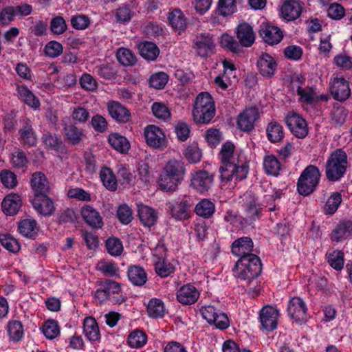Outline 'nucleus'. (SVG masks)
Segmentation results:
<instances>
[{
  "mask_svg": "<svg viewBox=\"0 0 352 352\" xmlns=\"http://www.w3.org/2000/svg\"><path fill=\"white\" fill-rule=\"evenodd\" d=\"M94 297L100 304L109 300L114 305H120L126 300L120 284L111 279H105L99 283Z\"/></svg>",
  "mask_w": 352,
  "mask_h": 352,
  "instance_id": "nucleus-3",
  "label": "nucleus"
},
{
  "mask_svg": "<svg viewBox=\"0 0 352 352\" xmlns=\"http://www.w3.org/2000/svg\"><path fill=\"white\" fill-rule=\"evenodd\" d=\"M152 112L155 118L163 121H167L170 119L171 113L169 109L160 102H154L151 107Z\"/></svg>",
  "mask_w": 352,
  "mask_h": 352,
  "instance_id": "nucleus-58",
  "label": "nucleus"
},
{
  "mask_svg": "<svg viewBox=\"0 0 352 352\" xmlns=\"http://www.w3.org/2000/svg\"><path fill=\"white\" fill-rule=\"evenodd\" d=\"M347 115L348 111L345 108L334 106L331 113V122L336 126H341L345 122Z\"/></svg>",
  "mask_w": 352,
  "mask_h": 352,
  "instance_id": "nucleus-57",
  "label": "nucleus"
},
{
  "mask_svg": "<svg viewBox=\"0 0 352 352\" xmlns=\"http://www.w3.org/2000/svg\"><path fill=\"white\" fill-rule=\"evenodd\" d=\"M108 140L111 146L120 153H126L130 148L127 139L118 133L111 134Z\"/></svg>",
  "mask_w": 352,
  "mask_h": 352,
  "instance_id": "nucleus-41",
  "label": "nucleus"
},
{
  "mask_svg": "<svg viewBox=\"0 0 352 352\" xmlns=\"http://www.w3.org/2000/svg\"><path fill=\"white\" fill-rule=\"evenodd\" d=\"M18 230L23 236L30 238L37 234L38 228L35 220L32 219H25L19 222Z\"/></svg>",
  "mask_w": 352,
  "mask_h": 352,
  "instance_id": "nucleus-36",
  "label": "nucleus"
},
{
  "mask_svg": "<svg viewBox=\"0 0 352 352\" xmlns=\"http://www.w3.org/2000/svg\"><path fill=\"white\" fill-rule=\"evenodd\" d=\"M154 267L155 273L162 278L168 277L175 270L174 264L166 258L156 260Z\"/></svg>",
  "mask_w": 352,
  "mask_h": 352,
  "instance_id": "nucleus-40",
  "label": "nucleus"
},
{
  "mask_svg": "<svg viewBox=\"0 0 352 352\" xmlns=\"http://www.w3.org/2000/svg\"><path fill=\"white\" fill-rule=\"evenodd\" d=\"M342 202V197L340 193L333 192L327 199L324 206V212L326 214H333L338 210Z\"/></svg>",
  "mask_w": 352,
  "mask_h": 352,
  "instance_id": "nucleus-52",
  "label": "nucleus"
},
{
  "mask_svg": "<svg viewBox=\"0 0 352 352\" xmlns=\"http://www.w3.org/2000/svg\"><path fill=\"white\" fill-rule=\"evenodd\" d=\"M245 217L250 221H255L261 217L262 208L257 203L251 192H246L243 196Z\"/></svg>",
  "mask_w": 352,
  "mask_h": 352,
  "instance_id": "nucleus-16",
  "label": "nucleus"
},
{
  "mask_svg": "<svg viewBox=\"0 0 352 352\" xmlns=\"http://www.w3.org/2000/svg\"><path fill=\"white\" fill-rule=\"evenodd\" d=\"M287 312L290 318L296 322H304L307 318V307L299 297H294L288 302Z\"/></svg>",
  "mask_w": 352,
  "mask_h": 352,
  "instance_id": "nucleus-11",
  "label": "nucleus"
},
{
  "mask_svg": "<svg viewBox=\"0 0 352 352\" xmlns=\"http://www.w3.org/2000/svg\"><path fill=\"white\" fill-rule=\"evenodd\" d=\"M286 124L291 132L298 138H304L308 133L305 120L296 113H289L286 118Z\"/></svg>",
  "mask_w": 352,
  "mask_h": 352,
  "instance_id": "nucleus-15",
  "label": "nucleus"
},
{
  "mask_svg": "<svg viewBox=\"0 0 352 352\" xmlns=\"http://www.w3.org/2000/svg\"><path fill=\"white\" fill-rule=\"evenodd\" d=\"M106 248L111 256H120L123 251V245L121 241L115 237L109 238L106 241Z\"/></svg>",
  "mask_w": 352,
  "mask_h": 352,
  "instance_id": "nucleus-63",
  "label": "nucleus"
},
{
  "mask_svg": "<svg viewBox=\"0 0 352 352\" xmlns=\"http://www.w3.org/2000/svg\"><path fill=\"white\" fill-rule=\"evenodd\" d=\"M261 262L256 255H250L239 258L235 265V276L250 283L261 272Z\"/></svg>",
  "mask_w": 352,
  "mask_h": 352,
  "instance_id": "nucleus-4",
  "label": "nucleus"
},
{
  "mask_svg": "<svg viewBox=\"0 0 352 352\" xmlns=\"http://www.w3.org/2000/svg\"><path fill=\"white\" fill-rule=\"evenodd\" d=\"M71 117L76 124H82L89 120L90 115L87 109L82 107H77L73 109Z\"/></svg>",
  "mask_w": 352,
  "mask_h": 352,
  "instance_id": "nucleus-64",
  "label": "nucleus"
},
{
  "mask_svg": "<svg viewBox=\"0 0 352 352\" xmlns=\"http://www.w3.org/2000/svg\"><path fill=\"white\" fill-rule=\"evenodd\" d=\"M21 206V199L16 194L6 196L2 201V209L7 215H14L17 213Z\"/></svg>",
  "mask_w": 352,
  "mask_h": 352,
  "instance_id": "nucleus-32",
  "label": "nucleus"
},
{
  "mask_svg": "<svg viewBox=\"0 0 352 352\" xmlns=\"http://www.w3.org/2000/svg\"><path fill=\"white\" fill-rule=\"evenodd\" d=\"M196 124L209 123L215 115L214 102L210 94L201 92L197 96L192 112Z\"/></svg>",
  "mask_w": 352,
  "mask_h": 352,
  "instance_id": "nucleus-2",
  "label": "nucleus"
},
{
  "mask_svg": "<svg viewBox=\"0 0 352 352\" xmlns=\"http://www.w3.org/2000/svg\"><path fill=\"white\" fill-rule=\"evenodd\" d=\"M263 168L267 175L277 176L281 170V164L276 157L269 155L264 157Z\"/></svg>",
  "mask_w": 352,
  "mask_h": 352,
  "instance_id": "nucleus-39",
  "label": "nucleus"
},
{
  "mask_svg": "<svg viewBox=\"0 0 352 352\" xmlns=\"http://www.w3.org/2000/svg\"><path fill=\"white\" fill-rule=\"evenodd\" d=\"M30 185L34 195L47 193L50 190L49 182L42 172H35L32 175Z\"/></svg>",
  "mask_w": 352,
  "mask_h": 352,
  "instance_id": "nucleus-28",
  "label": "nucleus"
},
{
  "mask_svg": "<svg viewBox=\"0 0 352 352\" xmlns=\"http://www.w3.org/2000/svg\"><path fill=\"white\" fill-rule=\"evenodd\" d=\"M119 63L124 66H132L136 63V57L132 52L126 48H120L116 54Z\"/></svg>",
  "mask_w": 352,
  "mask_h": 352,
  "instance_id": "nucleus-51",
  "label": "nucleus"
},
{
  "mask_svg": "<svg viewBox=\"0 0 352 352\" xmlns=\"http://www.w3.org/2000/svg\"><path fill=\"white\" fill-rule=\"evenodd\" d=\"M213 177L205 170L196 173L191 179V186L197 192L204 193L212 186Z\"/></svg>",
  "mask_w": 352,
  "mask_h": 352,
  "instance_id": "nucleus-19",
  "label": "nucleus"
},
{
  "mask_svg": "<svg viewBox=\"0 0 352 352\" xmlns=\"http://www.w3.org/2000/svg\"><path fill=\"white\" fill-rule=\"evenodd\" d=\"M83 332L85 337L91 342L98 341L100 338L97 322L92 317H87L84 319Z\"/></svg>",
  "mask_w": 352,
  "mask_h": 352,
  "instance_id": "nucleus-29",
  "label": "nucleus"
},
{
  "mask_svg": "<svg viewBox=\"0 0 352 352\" xmlns=\"http://www.w3.org/2000/svg\"><path fill=\"white\" fill-rule=\"evenodd\" d=\"M146 143L150 147L162 150L166 147L167 140L162 129L154 124L146 126L144 130Z\"/></svg>",
  "mask_w": 352,
  "mask_h": 352,
  "instance_id": "nucleus-8",
  "label": "nucleus"
},
{
  "mask_svg": "<svg viewBox=\"0 0 352 352\" xmlns=\"http://www.w3.org/2000/svg\"><path fill=\"white\" fill-rule=\"evenodd\" d=\"M259 34L266 43L271 45L279 43L283 37L280 29L271 25L262 26L259 30Z\"/></svg>",
  "mask_w": 352,
  "mask_h": 352,
  "instance_id": "nucleus-23",
  "label": "nucleus"
},
{
  "mask_svg": "<svg viewBox=\"0 0 352 352\" xmlns=\"http://www.w3.org/2000/svg\"><path fill=\"white\" fill-rule=\"evenodd\" d=\"M236 34L240 47H250L255 41V33L248 23H240L236 28Z\"/></svg>",
  "mask_w": 352,
  "mask_h": 352,
  "instance_id": "nucleus-17",
  "label": "nucleus"
},
{
  "mask_svg": "<svg viewBox=\"0 0 352 352\" xmlns=\"http://www.w3.org/2000/svg\"><path fill=\"white\" fill-rule=\"evenodd\" d=\"M168 20L169 24L175 30L182 31L185 30L186 27V18L179 9L176 8L169 12Z\"/></svg>",
  "mask_w": 352,
  "mask_h": 352,
  "instance_id": "nucleus-37",
  "label": "nucleus"
},
{
  "mask_svg": "<svg viewBox=\"0 0 352 352\" xmlns=\"http://www.w3.org/2000/svg\"><path fill=\"white\" fill-rule=\"evenodd\" d=\"M259 73L265 78H272L277 69L274 58L267 53L262 54L257 62Z\"/></svg>",
  "mask_w": 352,
  "mask_h": 352,
  "instance_id": "nucleus-22",
  "label": "nucleus"
},
{
  "mask_svg": "<svg viewBox=\"0 0 352 352\" xmlns=\"http://www.w3.org/2000/svg\"><path fill=\"white\" fill-rule=\"evenodd\" d=\"M64 131L68 141L73 144H78L85 137L82 131L75 124L66 125Z\"/></svg>",
  "mask_w": 352,
  "mask_h": 352,
  "instance_id": "nucleus-47",
  "label": "nucleus"
},
{
  "mask_svg": "<svg viewBox=\"0 0 352 352\" xmlns=\"http://www.w3.org/2000/svg\"><path fill=\"white\" fill-rule=\"evenodd\" d=\"M332 97L338 101L344 102L351 96L349 82L343 77H335L330 86Z\"/></svg>",
  "mask_w": 352,
  "mask_h": 352,
  "instance_id": "nucleus-10",
  "label": "nucleus"
},
{
  "mask_svg": "<svg viewBox=\"0 0 352 352\" xmlns=\"http://www.w3.org/2000/svg\"><path fill=\"white\" fill-rule=\"evenodd\" d=\"M139 219L145 227L150 228L156 224L158 212L156 210L144 204L138 206Z\"/></svg>",
  "mask_w": 352,
  "mask_h": 352,
  "instance_id": "nucleus-25",
  "label": "nucleus"
},
{
  "mask_svg": "<svg viewBox=\"0 0 352 352\" xmlns=\"http://www.w3.org/2000/svg\"><path fill=\"white\" fill-rule=\"evenodd\" d=\"M235 146L227 142L221 146L219 156L221 165L219 168L221 178L224 183H230L234 186L236 182L247 177L249 166L245 155L234 151Z\"/></svg>",
  "mask_w": 352,
  "mask_h": 352,
  "instance_id": "nucleus-1",
  "label": "nucleus"
},
{
  "mask_svg": "<svg viewBox=\"0 0 352 352\" xmlns=\"http://www.w3.org/2000/svg\"><path fill=\"white\" fill-rule=\"evenodd\" d=\"M42 331L47 339H54L60 333L58 322L54 320H48L43 324Z\"/></svg>",
  "mask_w": 352,
  "mask_h": 352,
  "instance_id": "nucleus-61",
  "label": "nucleus"
},
{
  "mask_svg": "<svg viewBox=\"0 0 352 352\" xmlns=\"http://www.w3.org/2000/svg\"><path fill=\"white\" fill-rule=\"evenodd\" d=\"M0 243L9 252L16 253L20 250V245L18 241L7 234H0Z\"/></svg>",
  "mask_w": 352,
  "mask_h": 352,
  "instance_id": "nucleus-56",
  "label": "nucleus"
},
{
  "mask_svg": "<svg viewBox=\"0 0 352 352\" xmlns=\"http://www.w3.org/2000/svg\"><path fill=\"white\" fill-rule=\"evenodd\" d=\"M259 116L257 108L253 107L245 109L237 118L236 123L239 129L244 132H250L254 128L255 121Z\"/></svg>",
  "mask_w": 352,
  "mask_h": 352,
  "instance_id": "nucleus-12",
  "label": "nucleus"
},
{
  "mask_svg": "<svg viewBox=\"0 0 352 352\" xmlns=\"http://www.w3.org/2000/svg\"><path fill=\"white\" fill-rule=\"evenodd\" d=\"M181 182L162 170L158 180L160 188L164 191H175Z\"/></svg>",
  "mask_w": 352,
  "mask_h": 352,
  "instance_id": "nucleus-44",
  "label": "nucleus"
},
{
  "mask_svg": "<svg viewBox=\"0 0 352 352\" xmlns=\"http://www.w3.org/2000/svg\"><path fill=\"white\" fill-rule=\"evenodd\" d=\"M168 80V76L163 72H157L151 75L149 84L151 87L157 89L164 88Z\"/></svg>",
  "mask_w": 352,
  "mask_h": 352,
  "instance_id": "nucleus-60",
  "label": "nucleus"
},
{
  "mask_svg": "<svg viewBox=\"0 0 352 352\" xmlns=\"http://www.w3.org/2000/svg\"><path fill=\"white\" fill-rule=\"evenodd\" d=\"M183 155L190 164L199 162L202 157L201 149L195 143L188 145L184 151Z\"/></svg>",
  "mask_w": 352,
  "mask_h": 352,
  "instance_id": "nucleus-48",
  "label": "nucleus"
},
{
  "mask_svg": "<svg viewBox=\"0 0 352 352\" xmlns=\"http://www.w3.org/2000/svg\"><path fill=\"white\" fill-rule=\"evenodd\" d=\"M352 234V221H344L337 225L333 230L331 239L333 241L339 242L346 239Z\"/></svg>",
  "mask_w": 352,
  "mask_h": 352,
  "instance_id": "nucleus-34",
  "label": "nucleus"
},
{
  "mask_svg": "<svg viewBox=\"0 0 352 352\" xmlns=\"http://www.w3.org/2000/svg\"><path fill=\"white\" fill-rule=\"evenodd\" d=\"M266 133L267 139L272 143L280 142L285 135L283 126L277 122L269 123L266 129Z\"/></svg>",
  "mask_w": 352,
  "mask_h": 352,
  "instance_id": "nucleus-38",
  "label": "nucleus"
},
{
  "mask_svg": "<svg viewBox=\"0 0 352 352\" xmlns=\"http://www.w3.org/2000/svg\"><path fill=\"white\" fill-rule=\"evenodd\" d=\"M215 47L214 37L209 33L198 34L192 41V48L196 54L204 58L214 54Z\"/></svg>",
  "mask_w": 352,
  "mask_h": 352,
  "instance_id": "nucleus-7",
  "label": "nucleus"
},
{
  "mask_svg": "<svg viewBox=\"0 0 352 352\" xmlns=\"http://www.w3.org/2000/svg\"><path fill=\"white\" fill-rule=\"evenodd\" d=\"M199 297V292L197 288L190 284L182 286L177 292V299L183 305L194 304Z\"/></svg>",
  "mask_w": 352,
  "mask_h": 352,
  "instance_id": "nucleus-24",
  "label": "nucleus"
},
{
  "mask_svg": "<svg viewBox=\"0 0 352 352\" xmlns=\"http://www.w3.org/2000/svg\"><path fill=\"white\" fill-rule=\"evenodd\" d=\"M129 280L136 286H142L147 281V274L144 269L139 265H131L128 268Z\"/></svg>",
  "mask_w": 352,
  "mask_h": 352,
  "instance_id": "nucleus-31",
  "label": "nucleus"
},
{
  "mask_svg": "<svg viewBox=\"0 0 352 352\" xmlns=\"http://www.w3.org/2000/svg\"><path fill=\"white\" fill-rule=\"evenodd\" d=\"M253 241L248 236L241 237L235 240L232 244V252L233 254L241 258L243 256L255 255L252 253Z\"/></svg>",
  "mask_w": 352,
  "mask_h": 352,
  "instance_id": "nucleus-21",
  "label": "nucleus"
},
{
  "mask_svg": "<svg viewBox=\"0 0 352 352\" xmlns=\"http://www.w3.org/2000/svg\"><path fill=\"white\" fill-rule=\"evenodd\" d=\"M329 265L336 270H341L344 266V253L340 250H333L326 254Z\"/></svg>",
  "mask_w": 352,
  "mask_h": 352,
  "instance_id": "nucleus-49",
  "label": "nucleus"
},
{
  "mask_svg": "<svg viewBox=\"0 0 352 352\" xmlns=\"http://www.w3.org/2000/svg\"><path fill=\"white\" fill-rule=\"evenodd\" d=\"M215 210L214 204L208 199H201L195 206V211L198 216L210 218Z\"/></svg>",
  "mask_w": 352,
  "mask_h": 352,
  "instance_id": "nucleus-46",
  "label": "nucleus"
},
{
  "mask_svg": "<svg viewBox=\"0 0 352 352\" xmlns=\"http://www.w3.org/2000/svg\"><path fill=\"white\" fill-rule=\"evenodd\" d=\"M16 91L19 98L27 105L34 109L39 108L41 104L38 98L28 87L17 85Z\"/></svg>",
  "mask_w": 352,
  "mask_h": 352,
  "instance_id": "nucleus-33",
  "label": "nucleus"
},
{
  "mask_svg": "<svg viewBox=\"0 0 352 352\" xmlns=\"http://www.w3.org/2000/svg\"><path fill=\"white\" fill-rule=\"evenodd\" d=\"M31 203L33 208L44 216L51 215L55 209L54 202L47 196V193L34 195Z\"/></svg>",
  "mask_w": 352,
  "mask_h": 352,
  "instance_id": "nucleus-18",
  "label": "nucleus"
},
{
  "mask_svg": "<svg viewBox=\"0 0 352 352\" xmlns=\"http://www.w3.org/2000/svg\"><path fill=\"white\" fill-rule=\"evenodd\" d=\"M138 48L141 56L148 60H155L160 54L158 47L153 42H142Z\"/></svg>",
  "mask_w": 352,
  "mask_h": 352,
  "instance_id": "nucleus-35",
  "label": "nucleus"
},
{
  "mask_svg": "<svg viewBox=\"0 0 352 352\" xmlns=\"http://www.w3.org/2000/svg\"><path fill=\"white\" fill-rule=\"evenodd\" d=\"M320 177L319 169L313 165L307 166L302 172L297 182V190L300 195L307 196L316 189Z\"/></svg>",
  "mask_w": 352,
  "mask_h": 352,
  "instance_id": "nucleus-6",
  "label": "nucleus"
},
{
  "mask_svg": "<svg viewBox=\"0 0 352 352\" xmlns=\"http://www.w3.org/2000/svg\"><path fill=\"white\" fill-rule=\"evenodd\" d=\"M147 342V336L142 330L135 329L128 336L127 343L132 348H142Z\"/></svg>",
  "mask_w": 352,
  "mask_h": 352,
  "instance_id": "nucleus-45",
  "label": "nucleus"
},
{
  "mask_svg": "<svg viewBox=\"0 0 352 352\" xmlns=\"http://www.w3.org/2000/svg\"><path fill=\"white\" fill-rule=\"evenodd\" d=\"M192 205L190 199L170 202L168 204L169 214L177 221H185L190 217Z\"/></svg>",
  "mask_w": 352,
  "mask_h": 352,
  "instance_id": "nucleus-9",
  "label": "nucleus"
},
{
  "mask_svg": "<svg viewBox=\"0 0 352 352\" xmlns=\"http://www.w3.org/2000/svg\"><path fill=\"white\" fill-rule=\"evenodd\" d=\"M347 166V155L340 149L334 151L328 158L325 173L329 181L336 182L340 180L344 175Z\"/></svg>",
  "mask_w": 352,
  "mask_h": 352,
  "instance_id": "nucleus-5",
  "label": "nucleus"
},
{
  "mask_svg": "<svg viewBox=\"0 0 352 352\" xmlns=\"http://www.w3.org/2000/svg\"><path fill=\"white\" fill-rule=\"evenodd\" d=\"M149 247L153 252V263H155L156 260L166 258L167 249L162 240H158L156 243L151 241L149 243Z\"/></svg>",
  "mask_w": 352,
  "mask_h": 352,
  "instance_id": "nucleus-55",
  "label": "nucleus"
},
{
  "mask_svg": "<svg viewBox=\"0 0 352 352\" xmlns=\"http://www.w3.org/2000/svg\"><path fill=\"white\" fill-rule=\"evenodd\" d=\"M268 188V193L264 195V201L267 204L266 207L268 208L269 211H274L276 210V205L273 204V202L280 199L283 193L280 190L273 189L270 185Z\"/></svg>",
  "mask_w": 352,
  "mask_h": 352,
  "instance_id": "nucleus-62",
  "label": "nucleus"
},
{
  "mask_svg": "<svg viewBox=\"0 0 352 352\" xmlns=\"http://www.w3.org/2000/svg\"><path fill=\"white\" fill-rule=\"evenodd\" d=\"M100 177L103 185L109 190L115 191L117 189V179L111 168L104 167L100 173Z\"/></svg>",
  "mask_w": 352,
  "mask_h": 352,
  "instance_id": "nucleus-43",
  "label": "nucleus"
},
{
  "mask_svg": "<svg viewBox=\"0 0 352 352\" xmlns=\"http://www.w3.org/2000/svg\"><path fill=\"white\" fill-rule=\"evenodd\" d=\"M278 311L272 306L263 307L259 312V320L262 328L267 331H273L277 327Z\"/></svg>",
  "mask_w": 352,
  "mask_h": 352,
  "instance_id": "nucleus-14",
  "label": "nucleus"
},
{
  "mask_svg": "<svg viewBox=\"0 0 352 352\" xmlns=\"http://www.w3.org/2000/svg\"><path fill=\"white\" fill-rule=\"evenodd\" d=\"M107 109L111 118L117 122L126 123L130 120L131 113L129 111L118 102L111 101L109 102Z\"/></svg>",
  "mask_w": 352,
  "mask_h": 352,
  "instance_id": "nucleus-26",
  "label": "nucleus"
},
{
  "mask_svg": "<svg viewBox=\"0 0 352 352\" xmlns=\"http://www.w3.org/2000/svg\"><path fill=\"white\" fill-rule=\"evenodd\" d=\"M147 313L152 318L162 317L164 313L163 302L157 298L150 300L147 305Z\"/></svg>",
  "mask_w": 352,
  "mask_h": 352,
  "instance_id": "nucleus-50",
  "label": "nucleus"
},
{
  "mask_svg": "<svg viewBox=\"0 0 352 352\" xmlns=\"http://www.w3.org/2000/svg\"><path fill=\"white\" fill-rule=\"evenodd\" d=\"M96 73L104 80H114L117 78L118 69L113 64H102L98 65L94 69Z\"/></svg>",
  "mask_w": 352,
  "mask_h": 352,
  "instance_id": "nucleus-42",
  "label": "nucleus"
},
{
  "mask_svg": "<svg viewBox=\"0 0 352 352\" xmlns=\"http://www.w3.org/2000/svg\"><path fill=\"white\" fill-rule=\"evenodd\" d=\"M50 28L54 34L60 35L66 32L67 25L63 17L56 16L51 19Z\"/></svg>",
  "mask_w": 352,
  "mask_h": 352,
  "instance_id": "nucleus-59",
  "label": "nucleus"
},
{
  "mask_svg": "<svg viewBox=\"0 0 352 352\" xmlns=\"http://www.w3.org/2000/svg\"><path fill=\"white\" fill-rule=\"evenodd\" d=\"M302 4L299 0H285L280 9V17L286 21H293L299 18Z\"/></svg>",
  "mask_w": 352,
  "mask_h": 352,
  "instance_id": "nucleus-13",
  "label": "nucleus"
},
{
  "mask_svg": "<svg viewBox=\"0 0 352 352\" xmlns=\"http://www.w3.org/2000/svg\"><path fill=\"white\" fill-rule=\"evenodd\" d=\"M85 223L93 228L100 229L103 225L102 217L100 212L90 205H85L80 211Z\"/></svg>",
  "mask_w": 352,
  "mask_h": 352,
  "instance_id": "nucleus-20",
  "label": "nucleus"
},
{
  "mask_svg": "<svg viewBox=\"0 0 352 352\" xmlns=\"http://www.w3.org/2000/svg\"><path fill=\"white\" fill-rule=\"evenodd\" d=\"M19 133L20 139L24 144L32 146L36 143V135L33 130L32 122L30 120L26 119L23 124L22 127L19 129Z\"/></svg>",
  "mask_w": 352,
  "mask_h": 352,
  "instance_id": "nucleus-30",
  "label": "nucleus"
},
{
  "mask_svg": "<svg viewBox=\"0 0 352 352\" xmlns=\"http://www.w3.org/2000/svg\"><path fill=\"white\" fill-rule=\"evenodd\" d=\"M163 171L182 182L184 178L186 168L182 161L172 159L166 163Z\"/></svg>",
  "mask_w": 352,
  "mask_h": 352,
  "instance_id": "nucleus-27",
  "label": "nucleus"
},
{
  "mask_svg": "<svg viewBox=\"0 0 352 352\" xmlns=\"http://www.w3.org/2000/svg\"><path fill=\"white\" fill-rule=\"evenodd\" d=\"M7 329L10 338L14 341L20 340L23 336V327L19 320L10 321Z\"/></svg>",
  "mask_w": 352,
  "mask_h": 352,
  "instance_id": "nucleus-53",
  "label": "nucleus"
},
{
  "mask_svg": "<svg viewBox=\"0 0 352 352\" xmlns=\"http://www.w3.org/2000/svg\"><path fill=\"white\" fill-rule=\"evenodd\" d=\"M297 94L300 96L299 100L301 102L311 104L316 102V93L313 87H307L302 88L298 86Z\"/></svg>",
  "mask_w": 352,
  "mask_h": 352,
  "instance_id": "nucleus-54",
  "label": "nucleus"
}]
</instances>
